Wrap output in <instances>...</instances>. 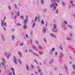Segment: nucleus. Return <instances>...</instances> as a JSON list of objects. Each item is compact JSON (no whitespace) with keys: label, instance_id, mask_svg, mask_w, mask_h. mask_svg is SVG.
<instances>
[{"label":"nucleus","instance_id":"nucleus-2","mask_svg":"<svg viewBox=\"0 0 75 75\" xmlns=\"http://www.w3.org/2000/svg\"><path fill=\"white\" fill-rule=\"evenodd\" d=\"M53 28L52 29L53 32H57V25L55 24L53 25Z\"/></svg>","mask_w":75,"mask_h":75},{"label":"nucleus","instance_id":"nucleus-50","mask_svg":"<svg viewBox=\"0 0 75 75\" xmlns=\"http://www.w3.org/2000/svg\"><path fill=\"white\" fill-rule=\"evenodd\" d=\"M36 44H38V41H36Z\"/></svg>","mask_w":75,"mask_h":75},{"label":"nucleus","instance_id":"nucleus-12","mask_svg":"<svg viewBox=\"0 0 75 75\" xmlns=\"http://www.w3.org/2000/svg\"><path fill=\"white\" fill-rule=\"evenodd\" d=\"M4 25V23H3V21H1V26H3V25Z\"/></svg>","mask_w":75,"mask_h":75},{"label":"nucleus","instance_id":"nucleus-28","mask_svg":"<svg viewBox=\"0 0 75 75\" xmlns=\"http://www.w3.org/2000/svg\"><path fill=\"white\" fill-rule=\"evenodd\" d=\"M4 26H7V25H6V22H5L4 23Z\"/></svg>","mask_w":75,"mask_h":75},{"label":"nucleus","instance_id":"nucleus-37","mask_svg":"<svg viewBox=\"0 0 75 75\" xmlns=\"http://www.w3.org/2000/svg\"><path fill=\"white\" fill-rule=\"evenodd\" d=\"M35 20L34 21H36L37 20V17H36V18H35Z\"/></svg>","mask_w":75,"mask_h":75},{"label":"nucleus","instance_id":"nucleus-29","mask_svg":"<svg viewBox=\"0 0 75 75\" xmlns=\"http://www.w3.org/2000/svg\"><path fill=\"white\" fill-rule=\"evenodd\" d=\"M60 55L61 56V57H63V54H62V53H60Z\"/></svg>","mask_w":75,"mask_h":75},{"label":"nucleus","instance_id":"nucleus-26","mask_svg":"<svg viewBox=\"0 0 75 75\" xmlns=\"http://www.w3.org/2000/svg\"><path fill=\"white\" fill-rule=\"evenodd\" d=\"M58 10H57L56 11V14H58Z\"/></svg>","mask_w":75,"mask_h":75},{"label":"nucleus","instance_id":"nucleus-47","mask_svg":"<svg viewBox=\"0 0 75 75\" xmlns=\"http://www.w3.org/2000/svg\"><path fill=\"white\" fill-rule=\"evenodd\" d=\"M57 52H55V55H57Z\"/></svg>","mask_w":75,"mask_h":75},{"label":"nucleus","instance_id":"nucleus-19","mask_svg":"<svg viewBox=\"0 0 75 75\" xmlns=\"http://www.w3.org/2000/svg\"><path fill=\"white\" fill-rule=\"evenodd\" d=\"M71 39L70 38H67V40H71Z\"/></svg>","mask_w":75,"mask_h":75},{"label":"nucleus","instance_id":"nucleus-3","mask_svg":"<svg viewBox=\"0 0 75 75\" xmlns=\"http://www.w3.org/2000/svg\"><path fill=\"white\" fill-rule=\"evenodd\" d=\"M26 20H25V21L24 22V23L25 24H26V23L28 22V16H26Z\"/></svg>","mask_w":75,"mask_h":75},{"label":"nucleus","instance_id":"nucleus-34","mask_svg":"<svg viewBox=\"0 0 75 75\" xmlns=\"http://www.w3.org/2000/svg\"><path fill=\"white\" fill-rule=\"evenodd\" d=\"M22 45H23V43H21L20 44V46H22Z\"/></svg>","mask_w":75,"mask_h":75},{"label":"nucleus","instance_id":"nucleus-56","mask_svg":"<svg viewBox=\"0 0 75 75\" xmlns=\"http://www.w3.org/2000/svg\"><path fill=\"white\" fill-rule=\"evenodd\" d=\"M30 41L31 43H32V40H30Z\"/></svg>","mask_w":75,"mask_h":75},{"label":"nucleus","instance_id":"nucleus-49","mask_svg":"<svg viewBox=\"0 0 75 75\" xmlns=\"http://www.w3.org/2000/svg\"><path fill=\"white\" fill-rule=\"evenodd\" d=\"M29 52H32V50H29Z\"/></svg>","mask_w":75,"mask_h":75},{"label":"nucleus","instance_id":"nucleus-45","mask_svg":"<svg viewBox=\"0 0 75 75\" xmlns=\"http://www.w3.org/2000/svg\"><path fill=\"white\" fill-rule=\"evenodd\" d=\"M58 1V0H54L53 1V2H56L57 1Z\"/></svg>","mask_w":75,"mask_h":75},{"label":"nucleus","instance_id":"nucleus-53","mask_svg":"<svg viewBox=\"0 0 75 75\" xmlns=\"http://www.w3.org/2000/svg\"><path fill=\"white\" fill-rule=\"evenodd\" d=\"M26 37L27 38H28V35H27V34L26 35Z\"/></svg>","mask_w":75,"mask_h":75},{"label":"nucleus","instance_id":"nucleus-32","mask_svg":"<svg viewBox=\"0 0 75 75\" xmlns=\"http://www.w3.org/2000/svg\"><path fill=\"white\" fill-rule=\"evenodd\" d=\"M44 41L45 42H47V40H46V39H45V38H44Z\"/></svg>","mask_w":75,"mask_h":75},{"label":"nucleus","instance_id":"nucleus-48","mask_svg":"<svg viewBox=\"0 0 75 75\" xmlns=\"http://www.w3.org/2000/svg\"><path fill=\"white\" fill-rule=\"evenodd\" d=\"M21 18H23V17H24V16H20Z\"/></svg>","mask_w":75,"mask_h":75},{"label":"nucleus","instance_id":"nucleus-8","mask_svg":"<svg viewBox=\"0 0 75 75\" xmlns=\"http://www.w3.org/2000/svg\"><path fill=\"white\" fill-rule=\"evenodd\" d=\"M11 70H12V71L13 74V75H14L15 73H14V69L13 68H11Z\"/></svg>","mask_w":75,"mask_h":75},{"label":"nucleus","instance_id":"nucleus-51","mask_svg":"<svg viewBox=\"0 0 75 75\" xmlns=\"http://www.w3.org/2000/svg\"><path fill=\"white\" fill-rule=\"evenodd\" d=\"M70 3H71V4H72V3H73V1H70Z\"/></svg>","mask_w":75,"mask_h":75},{"label":"nucleus","instance_id":"nucleus-15","mask_svg":"<svg viewBox=\"0 0 75 75\" xmlns=\"http://www.w3.org/2000/svg\"><path fill=\"white\" fill-rule=\"evenodd\" d=\"M31 67L33 68V69L34 68V66L33 65L31 64Z\"/></svg>","mask_w":75,"mask_h":75},{"label":"nucleus","instance_id":"nucleus-31","mask_svg":"<svg viewBox=\"0 0 75 75\" xmlns=\"http://www.w3.org/2000/svg\"><path fill=\"white\" fill-rule=\"evenodd\" d=\"M6 17L4 16V21L5 20H6Z\"/></svg>","mask_w":75,"mask_h":75},{"label":"nucleus","instance_id":"nucleus-22","mask_svg":"<svg viewBox=\"0 0 75 75\" xmlns=\"http://www.w3.org/2000/svg\"><path fill=\"white\" fill-rule=\"evenodd\" d=\"M54 62V60L53 59H52L51 61L50 62V64H51V62Z\"/></svg>","mask_w":75,"mask_h":75},{"label":"nucleus","instance_id":"nucleus-35","mask_svg":"<svg viewBox=\"0 0 75 75\" xmlns=\"http://www.w3.org/2000/svg\"><path fill=\"white\" fill-rule=\"evenodd\" d=\"M72 67H73L74 69H75V65H72Z\"/></svg>","mask_w":75,"mask_h":75},{"label":"nucleus","instance_id":"nucleus-43","mask_svg":"<svg viewBox=\"0 0 75 75\" xmlns=\"http://www.w3.org/2000/svg\"><path fill=\"white\" fill-rule=\"evenodd\" d=\"M64 23H65V24H67V22L65 21H64Z\"/></svg>","mask_w":75,"mask_h":75},{"label":"nucleus","instance_id":"nucleus-57","mask_svg":"<svg viewBox=\"0 0 75 75\" xmlns=\"http://www.w3.org/2000/svg\"><path fill=\"white\" fill-rule=\"evenodd\" d=\"M4 68L5 69H6V68L5 66H4Z\"/></svg>","mask_w":75,"mask_h":75},{"label":"nucleus","instance_id":"nucleus-61","mask_svg":"<svg viewBox=\"0 0 75 75\" xmlns=\"http://www.w3.org/2000/svg\"><path fill=\"white\" fill-rule=\"evenodd\" d=\"M73 16L74 17V18H75V15H73Z\"/></svg>","mask_w":75,"mask_h":75},{"label":"nucleus","instance_id":"nucleus-21","mask_svg":"<svg viewBox=\"0 0 75 75\" xmlns=\"http://www.w3.org/2000/svg\"><path fill=\"white\" fill-rule=\"evenodd\" d=\"M41 2L42 4H44V1L43 0H41Z\"/></svg>","mask_w":75,"mask_h":75},{"label":"nucleus","instance_id":"nucleus-30","mask_svg":"<svg viewBox=\"0 0 75 75\" xmlns=\"http://www.w3.org/2000/svg\"><path fill=\"white\" fill-rule=\"evenodd\" d=\"M41 69H38V72H41Z\"/></svg>","mask_w":75,"mask_h":75},{"label":"nucleus","instance_id":"nucleus-13","mask_svg":"<svg viewBox=\"0 0 75 75\" xmlns=\"http://www.w3.org/2000/svg\"><path fill=\"white\" fill-rule=\"evenodd\" d=\"M33 55H35L37 57H38V55L37 54H35V52L33 53Z\"/></svg>","mask_w":75,"mask_h":75},{"label":"nucleus","instance_id":"nucleus-24","mask_svg":"<svg viewBox=\"0 0 75 75\" xmlns=\"http://www.w3.org/2000/svg\"><path fill=\"white\" fill-rule=\"evenodd\" d=\"M19 62L20 64H21V61L20 60H19Z\"/></svg>","mask_w":75,"mask_h":75},{"label":"nucleus","instance_id":"nucleus-25","mask_svg":"<svg viewBox=\"0 0 75 75\" xmlns=\"http://www.w3.org/2000/svg\"><path fill=\"white\" fill-rule=\"evenodd\" d=\"M11 37L13 39H14V38H15V37H14V36L13 35Z\"/></svg>","mask_w":75,"mask_h":75},{"label":"nucleus","instance_id":"nucleus-33","mask_svg":"<svg viewBox=\"0 0 75 75\" xmlns=\"http://www.w3.org/2000/svg\"><path fill=\"white\" fill-rule=\"evenodd\" d=\"M8 8L9 10H10L11 9V7H10V6H8Z\"/></svg>","mask_w":75,"mask_h":75},{"label":"nucleus","instance_id":"nucleus-20","mask_svg":"<svg viewBox=\"0 0 75 75\" xmlns=\"http://www.w3.org/2000/svg\"><path fill=\"white\" fill-rule=\"evenodd\" d=\"M16 25L17 26H20V25H21L20 23Z\"/></svg>","mask_w":75,"mask_h":75},{"label":"nucleus","instance_id":"nucleus-1","mask_svg":"<svg viewBox=\"0 0 75 75\" xmlns=\"http://www.w3.org/2000/svg\"><path fill=\"white\" fill-rule=\"evenodd\" d=\"M55 6H58V4L57 3H55L54 2L52 3V4H51L50 6V7L51 8H52V7L54 8V9L55 10L56 9V7L55 6Z\"/></svg>","mask_w":75,"mask_h":75},{"label":"nucleus","instance_id":"nucleus-27","mask_svg":"<svg viewBox=\"0 0 75 75\" xmlns=\"http://www.w3.org/2000/svg\"><path fill=\"white\" fill-rule=\"evenodd\" d=\"M35 26V23H33L32 25V27H34Z\"/></svg>","mask_w":75,"mask_h":75},{"label":"nucleus","instance_id":"nucleus-62","mask_svg":"<svg viewBox=\"0 0 75 75\" xmlns=\"http://www.w3.org/2000/svg\"><path fill=\"white\" fill-rule=\"evenodd\" d=\"M58 3H59V0H58L57 1Z\"/></svg>","mask_w":75,"mask_h":75},{"label":"nucleus","instance_id":"nucleus-36","mask_svg":"<svg viewBox=\"0 0 75 75\" xmlns=\"http://www.w3.org/2000/svg\"><path fill=\"white\" fill-rule=\"evenodd\" d=\"M39 54H42V53L41 52H39Z\"/></svg>","mask_w":75,"mask_h":75},{"label":"nucleus","instance_id":"nucleus-16","mask_svg":"<svg viewBox=\"0 0 75 75\" xmlns=\"http://www.w3.org/2000/svg\"><path fill=\"white\" fill-rule=\"evenodd\" d=\"M41 23L42 24V25H43L44 24V21H41Z\"/></svg>","mask_w":75,"mask_h":75},{"label":"nucleus","instance_id":"nucleus-9","mask_svg":"<svg viewBox=\"0 0 75 75\" xmlns=\"http://www.w3.org/2000/svg\"><path fill=\"white\" fill-rule=\"evenodd\" d=\"M32 47H34V49H35V50H38L37 48V47L35 46L34 45H32Z\"/></svg>","mask_w":75,"mask_h":75},{"label":"nucleus","instance_id":"nucleus-14","mask_svg":"<svg viewBox=\"0 0 75 75\" xmlns=\"http://www.w3.org/2000/svg\"><path fill=\"white\" fill-rule=\"evenodd\" d=\"M11 55V54L10 53L8 54V55L7 56V57L8 59L9 58V57H10Z\"/></svg>","mask_w":75,"mask_h":75},{"label":"nucleus","instance_id":"nucleus-55","mask_svg":"<svg viewBox=\"0 0 75 75\" xmlns=\"http://www.w3.org/2000/svg\"><path fill=\"white\" fill-rule=\"evenodd\" d=\"M1 64L2 65H4V64L3 63V62H1Z\"/></svg>","mask_w":75,"mask_h":75},{"label":"nucleus","instance_id":"nucleus-41","mask_svg":"<svg viewBox=\"0 0 75 75\" xmlns=\"http://www.w3.org/2000/svg\"><path fill=\"white\" fill-rule=\"evenodd\" d=\"M55 50V48H53L52 49V51H54V50Z\"/></svg>","mask_w":75,"mask_h":75},{"label":"nucleus","instance_id":"nucleus-42","mask_svg":"<svg viewBox=\"0 0 75 75\" xmlns=\"http://www.w3.org/2000/svg\"><path fill=\"white\" fill-rule=\"evenodd\" d=\"M2 60L5 63V59H2Z\"/></svg>","mask_w":75,"mask_h":75},{"label":"nucleus","instance_id":"nucleus-60","mask_svg":"<svg viewBox=\"0 0 75 75\" xmlns=\"http://www.w3.org/2000/svg\"><path fill=\"white\" fill-rule=\"evenodd\" d=\"M9 75H11V73H9Z\"/></svg>","mask_w":75,"mask_h":75},{"label":"nucleus","instance_id":"nucleus-18","mask_svg":"<svg viewBox=\"0 0 75 75\" xmlns=\"http://www.w3.org/2000/svg\"><path fill=\"white\" fill-rule=\"evenodd\" d=\"M17 16H20V12L19 11L17 12Z\"/></svg>","mask_w":75,"mask_h":75},{"label":"nucleus","instance_id":"nucleus-38","mask_svg":"<svg viewBox=\"0 0 75 75\" xmlns=\"http://www.w3.org/2000/svg\"><path fill=\"white\" fill-rule=\"evenodd\" d=\"M62 4L63 6H65V3L64 2L62 3Z\"/></svg>","mask_w":75,"mask_h":75},{"label":"nucleus","instance_id":"nucleus-4","mask_svg":"<svg viewBox=\"0 0 75 75\" xmlns=\"http://www.w3.org/2000/svg\"><path fill=\"white\" fill-rule=\"evenodd\" d=\"M50 35H51L52 37H54V38H56V37L55 35L52 34V33H50Z\"/></svg>","mask_w":75,"mask_h":75},{"label":"nucleus","instance_id":"nucleus-6","mask_svg":"<svg viewBox=\"0 0 75 75\" xmlns=\"http://www.w3.org/2000/svg\"><path fill=\"white\" fill-rule=\"evenodd\" d=\"M18 54L19 55L20 57H22V55H21V52H18Z\"/></svg>","mask_w":75,"mask_h":75},{"label":"nucleus","instance_id":"nucleus-52","mask_svg":"<svg viewBox=\"0 0 75 75\" xmlns=\"http://www.w3.org/2000/svg\"><path fill=\"white\" fill-rule=\"evenodd\" d=\"M4 30H6V28H5V27H4Z\"/></svg>","mask_w":75,"mask_h":75},{"label":"nucleus","instance_id":"nucleus-46","mask_svg":"<svg viewBox=\"0 0 75 75\" xmlns=\"http://www.w3.org/2000/svg\"><path fill=\"white\" fill-rule=\"evenodd\" d=\"M5 55H7V53L6 52L5 53Z\"/></svg>","mask_w":75,"mask_h":75},{"label":"nucleus","instance_id":"nucleus-40","mask_svg":"<svg viewBox=\"0 0 75 75\" xmlns=\"http://www.w3.org/2000/svg\"><path fill=\"white\" fill-rule=\"evenodd\" d=\"M75 74V71H73V72L71 74L72 75H73V74Z\"/></svg>","mask_w":75,"mask_h":75},{"label":"nucleus","instance_id":"nucleus-39","mask_svg":"<svg viewBox=\"0 0 75 75\" xmlns=\"http://www.w3.org/2000/svg\"><path fill=\"white\" fill-rule=\"evenodd\" d=\"M1 38L3 39V40H4V37H3V35L1 36Z\"/></svg>","mask_w":75,"mask_h":75},{"label":"nucleus","instance_id":"nucleus-11","mask_svg":"<svg viewBox=\"0 0 75 75\" xmlns=\"http://www.w3.org/2000/svg\"><path fill=\"white\" fill-rule=\"evenodd\" d=\"M23 27L24 29H26V28L27 27V25H24L23 26Z\"/></svg>","mask_w":75,"mask_h":75},{"label":"nucleus","instance_id":"nucleus-58","mask_svg":"<svg viewBox=\"0 0 75 75\" xmlns=\"http://www.w3.org/2000/svg\"><path fill=\"white\" fill-rule=\"evenodd\" d=\"M35 72L36 74H37V72L36 71H35Z\"/></svg>","mask_w":75,"mask_h":75},{"label":"nucleus","instance_id":"nucleus-10","mask_svg":"<svg viewBox=\"0 0 75 75\" xmlns=\"http://www.w3.org/2000/svg\"><path fill=\"white\" fill-rule=\"evenodd\" d=\"M16 59H15L13 60V62H14L15 64H17V62H16Z\"/></svg>","mask_w":75,"mask_h":75},{"label":"nucleus","instance_id":"nucleus-7","mask_svg":"<svg viewBox=\"0 0 75 75\" xmlns=\"http://www.w3.org/2000/svg\"><path fill=\"white\" fill-rule=\"evenodd\" d=\"M38 47L39 50H42V47L41 46H39Z\"/></svg>","mask_w":75,"mask_h":75},{"label":"nucleus","instance_id":"nucleus-63","mask_svg":"<svg viewBox=\"0 0 75 75\" xmlns=\"http://www.w3.org/2000/svg\"><path fill=\"white\" fill-rule=\"evenodd\" d=\"M72 6H75V5L74 4H73Z\"/></svg>","mask_w":75,"mask_h":75},{"label":"nucleus","instance_id":"nucleus-54","mask_svg":"<svg viewBox=\"0 0 75 75\" xmlns=\"http://www.w3.org/2000/svg\"><path fill=\"white\" fill-rule=\"evenodd\" d=\"M14 18L15 19L16 18H17V17L16 16H14Z\"/></svg>","mask_w":75,"mask_h":75},{"label":"nucleus","instance_id":"nucleus-23","mask_svg":"<svg viewBox=\"0 0 75 75\" xmlns=\"http://www.w3.org/2000/svg\"><path fill=\"white\" fill-rule=\"evenodd\" d=\"M34 61H35V62L36 64H38V62H37V61H36V60H35Z\"/></svg>","mask_w":75,"mask_h":75},{"label":"nucleus","instance_id":"nucleus-44","mask_svg":"<svg viewBox=\"0 0 75 75\" xmlns=\"http://www.w3.org/2000/svg\"><path fill=\"white\" fill-rule=\"evenodd\" d=\"M59 48H60V49H61V50H62V48L61 47H59Z\"/></svg>","mask_w":75,"mask_h":75},{"label":"nucleus","instance_id":"nucleus-17","mask_svg":"<svg viewBox=\"0 0 75 75\" xmlns=\"http://www.w3.org/2000/svg\"><path fill=\"white\" fill-rule=\"evenodd\" d=\"M26 68L27 69V70H28V69H29V68H28V65H27L26 66Z\"/></svg>","mask_w":75,"mask_h":75},{"label":"nucleus","instance_id":"nucleus-64","mask_svg":"<svg viewBox=\"0 0 75 75\" xmlns=\"http://www.w3.org/2000/svg\"><path fill=\"white\" fill-rule=\"evenodd\" d=\"M42 75V73H41L40 74V75Z\"/></svg>","mask_w":75,"mask_h":75},{"label":"nucleus","instance_id":"nucleus-59","mask_svg":"<svg viewBox=\"0 0 75 75\" xmlns=\"http://www.w3.org/2000/svg\"><path fill=\"white\" fill-rule=\"evenodd\" d=\"M14 29H13L11 31H14Z\"/></svg>","mask_w":75,"mask_h":75},{"label":"nucleus","instance_id":"nucleus-5","mask_svg":"<svg viewBox=\"0 0 75 75\" xmlns=\"http://www.w3.org/2000/svg\"><path fill=\"white\" fill-rule=\"evenodd\" d=\"M42 31L43 33H45V31H46V29H45V28L43 27Z\"/></svg>","mask_w":75,"mask_h":75}]
</instances>
